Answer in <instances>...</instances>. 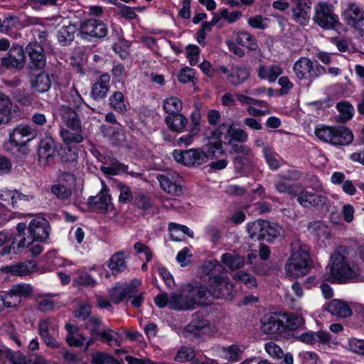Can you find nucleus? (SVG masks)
<instances>
[{
    "label": "nucleus",
    "mask_w": 364,
    "mask_h": 364,
    "mask_svg": "<svg viewBox=\"0 0 364 364\" xmlns=\"http://www.w3.org/2000/svg\"><path fill=\"white\" fill-rule=\"evenodd\" d=\"M36 266L34 261L26 260L4 267V272L15 276H25L32 273Z\"/></svg>",
    "instance_id": "28"
},
{
    "label": "nucleus",
    "mask_w": 364,
    "mask_h": 364,
    "mask_svg": "<svg viewBox=\"0 0 364 364\" xmlns=\"http://www.w3.org/2000/svg\"><path fill=\"white\" fill-rule=\"evenodd\" d=\"M314 193L306 191L301 186L296 195L297 202L304 208H310L311 198Z\"/></svg>",
    "instance_id": "56"
},
{
    "label": "nucleus",
    "mask_w": 364,
    "mask_h": 364,
    "mask_svg": "<svg viewBox=\"0 0 364 364\" xmlns=\"http://www.w3.org/2000/svg\"><path fill=\"white\" fill-rule=\"evenodd\" d=\"M326 310L333 316L347 318L352 315L353 311L346 302L339 299H332L328 304Z\"/></svg>",
    "instance_id": "29"
},
{
    "label": "nucleus",
    "mask_w": 364,
    "mask_h": 364,
    "mask_svg": "<svg viewBox=\"0 0 364 364\" xmlns=\"http://www.w3.org/2000/svg\"><path fill=\"white\" fill-rule=\"evenodd\" d=\"M183 108L182 101L177 97L166 98L163 103V109L166 113H180Z\"/></svg>",
    "instance_id": "46"
},
{
    "label": "nucleus",
    "mask_w": 364,
    "mask_h": 364,
    "mask_svg": "<svg viewBox=\"0 0 364 364\" xmlns=\"http://www.w3.org/2000/svg\"><path fill=\"white\" fill-rule=\"evenodd\" d=\"M210 326V321L207 319L206 315L200 311L192 315L191 321L187 325V331L191 333H197L203 328Z\"/></svg>",
    "instance_id": "33"
},
{
    "label": "nucleus",
    "mask_w": 364,
    "mask_h": 364,
    "mask_svg": "<svg viewBox=\"0 0 364 364\" xmlns=\"http://www.w3.org/2000/svg\"><path fill=\"white\" fill-rule=\"evenodd\" d=\"M293 70L299 80H308L310 82L326 73V68L318 61L314 63L306 57L297 60L294 64Z\"/></svg>",
    "instance_id": "7"
},
{
    "label": "nucleus",
    "mask_w": 364,
    "mask_h": 364,
    "mask_svg": "<svg viewBox=\"0 0 364 364\" xmlns=\"http://www.w3.org/2000/svg\"><path fill=\"white\" fill-rule=\"evenodd\" d=\"M314 10L313 20L316 25L324 30L341 31L343 25L331 4L321 1L316 5Z\"/></svg>",
    "instance_id": "5"
},
{
    "label": "nucleus",
    "mask_w": 364,
    "mask_h": 364,
    "mask_svg": "<svg viewBox=\"0 0 364 364\" xmlns=\"http://www.w3.org/2000/svg\"><path fill=\"white\" fill-rule=\"evenodd\" d=\"M211 266L210 271L207 272L209 276V286L211 291V299L213 298L216 299H224L225 300H231L233 297L232 293L233 285L229 281L228 277H223L220 274H214L213 270L216 267H221L222 266L219 264L217 260L213 262H210Z\"/></svg>",
    "instance_id": "6"
},
{
    "label": "nucleus",
    "mask_w": 364,
    "mask_h": 364,
    "mask_svg": "<svg viewBox=\"0 0 364 364\" xmlns=\"http://www.w3.org/2000/svg\"><path fill=\"white\" fill-rule=\"evenodd\" d=\"M265 220L258 219L246 225L249 237L255 241H263Z\"/></svg>",
    "instance_id": "35"
},
{
    "label": "nucleus",
    "mask_w": 364,
    "mask_h": 364,
    "mask_svg": "<svg viewBox=\"0 0 364 364\" xmlns=\"http://www.w3.org/2000/svg\"><path fill=\"white\" fill-rule=\"evenodd\" d=\"M48 227V222L45 219H33L29 224L28 231L34 241H43L49 235Z\"/></svg>",
    "instance_id": "22"
},
{
    "label": "nucleus",
    "mask_w": 364,
    "mask_h": 364,
    "mask_svg": "<svg viewBox=\"0 0 364 364\" xmlns=\"http://www.w3.org/2000/svg\"><path fill=\"white\" fill-rule=\"evenodd\" d=\"M263 153L269 168L272 171L277 170L280 167V163L277 159L278 154L269 148H264Z\"/></svg>",
    "instance_id": "54"
},
{
    "label": "nucleus",
    "mask_w": 364,
    "mask_h": 364,
    "mask_svg": "<svg viewBox=\"0 0 364 364\" xmlns=\"http://www.w3.org/2000/svg\"><path fill=\"white\" fill-rule=\"evenodd\" d=\"M57 326L53 324L50 319H45L39 321L38 332L46 346L51 348H58L60 344L54 337Z\"/></svg>",
    "instance_id": "20"
},
{
    "label": "nucleus",
    "mask_w": 364,
    "mask_h": 364,
    "mask_svg": "<svg viewBox=\"0 0 364 364\" xmlns=\"http://www.w3.org/2000/svg\"><path fill=\"white\" fill-rule=\"evenodd\" d=\"M220 352L222 358L231 363H236L242 360V350L237 344L229 346H222Z\"/></svg>",
    "instance_id": "39"
},
{
    "label": "nucleus",
    "mask_w": 364,
    "mask_h": 364,
    "mask_svg": "<svg viewBox=\"0 0 364 364\" xmlns=\"http://www.w3.org/2000/svg\"><path fill=\"white\" fill-rule=\"evenodd\" d=\"M331 206V200L325 196L314 193L311 202V208L328 212Z\"/></svg>",
    "instance_id": "47"
},
{
    "label": "nucleus",
    "mask_w": 364,
    "mask_h": 364,
    "mask_svg": "<svg viewBox=\"0 0 364 364\" xmlns=\"http://www.w3.org/2000/svg\"><path fill=\"white\" fill-rule=\"evenodd\" d=\"M19 24V19L15 16L6 18L2 22L0 21V32L10 33L11 30Z\"/></svg>",
    "instance_id": "64"
},
{
    "label": "nucleus",
    "mask_w": 364,
    "mask_h": 364,
    "mask_svg": "<svg viewBox=\"0 0 364 364\" xmlns=\"http://www.w3.org/2000/svg\"><path fill=\"white\" fill-rule=\"evenodd\" d=\"M282 317L284 320L286 318V323L284 322V337H291L292 333L304 325V320L301 316L294 315V314H282Z\"/></svg>",
    "instance_id": "24"
},
{
    "label": "nucleus",
    "mask_w": 364,
    "mask_h": 364,
    "mask_svg": "<svg viewBox=\"0 0 364 364\" xmlns=\"http://www.w3.org/2000/svg\"><path fill=\"white\" fill-rule=\"evenodd\" d=\"M141 285V281L137 279H133L129 283L125 284L121 289L119 294H115V304H118L124 301L129 302V300L133 297L138 291V288Z\"/></svg>",
    "instance_id": "26"
},
{
    "label": "nucleus",
    "mask_w": 364,
    "mask_h": 364,
    "mask_svg": "<svg viewBox=\"0 0 364 364\" xmlns=\"http://www.w3.org/2000/svg\"><path fill=\"white\" fill-rule=\"evenodd\" d=\"M236 173L241 176H248L253 169L252 153L236 155L232 160Z\"/></svg>",
    "instance_id": "21"
},
{
    "label": "nucleus",
    "mask_w": 364,
    "mask_h": 364,
    "mask_svg": "<svg viewBox=\"0 0 364 364\" xmlns=\"http://www.w3.org/2000/svg\"><path fill=\"white\" fill-rule=\"evenodd\" d=\"M168 308L176 311L191 310L187 299L181 293H173L169 297Z\"/></svg>",
    "instance_id": "42"
},
{
    "label": "nucleus",
    "mask_w": 364,
    "mask_h": 364,
    "mask_svg": "<svg viewBox=\"0 0 364 364\" xmlns=\"http://www.w3.org/2000/svg\"><path fill=\"white\" fill-rule=\"evenodd\" d=\"M33 288L30 284H17L14 285L10 290L9 297L13 298L14 296H19L27 297L32 294Z\"/></svg>",
    "instance_id": "55"
},
{
    "label": "nucleus",
    "mask_w": 364,
    "mask_h": 364,
    "mask_svg": "<svg viewBox=\"0 0 364 364\" xmlns=\"http://www.w3.org/2000/svg\"><path fill=\"white\" fill-rule=\"evenodd\" d=\"M334 128L335 127L323 126L317 129L315 133L319 139L333 144Z\"/></svg>",
    "instance_id": "59"
},
{
    "label": "nucleus",
    "mask_w": 364,
    "mask_h": 364,
    "mask_svg": "<svg viewBox=\"0 0 364 364\" xmlns=\"http://www.w3.org/2000/svg\"><path fill=\"white\" fill-rule=\"evenodd\" d=\"M282 312H269L261 318V331L264 334L274 338L284 337V320L281 318Z\"/></svg>",
    "instance_id": "10"
},
{
    "label": "nucleus",
    "mask_w": 364,
    "mask_h": 364,
    "mask_svg": "<svg viewBox=\"0 0 364 364\" xmlns=\"http://www.w3.org/2000/svg\"><path fill=\"white\" fill-rule=\"evenodd\" d=\"M330 274L326 279L332 284H346L356 279L358 274L350 267L347 258L338 252L331 257Z\"/></svg>",
    "instance_id": "4"
},
{
    "label": "nucleus",
    "mask_w": 364,
    "mask_h": 364,
    "mask_svg": "<svg viewBox=\"0 0 364 364\" xmlns=\"http://www.w3.org/2000/svg\"><path fill=\"white\" fill-rule=\"evenodd\" d=\"M168 229L171 232L170 236L173 241H181L182 239L178 237H176L173 234V232L181 231L183 234L187 235L190 237H193L194 232L191 230L188 226L184 225H179L175 223H170L168 224Z\"/></svg>",
    "instance_id": "52"
},
{
    "label": "nucleus",
    "mask_w": 364,
    "mask_h": 364,
    "mask_svg": "<svg viewBox=\"0 0 364 364\" xmlns=\"http://www.w3.org/2000/svg\"><path fill=\"white\" fill-rule=\"evenodd\" d=\"M183 292L191 310L212 304L211 291L202 284L188 283L183 287Z\"/></svg>",
    "instance_id": "8"
},
{
    "label": "nucleus",
    "mask_w": 364,
    "mask_h": 364,
    "mask_svg": "<svg viewBox=\"0 0 364 364\" xmlns=\"http://www.w3.org/2000/svg\"><path fill=\"white\" fill-rule=\"evenodd\" d=\"M128 108H130V104L125 100L122 92L115 91V112L124 114Z\"/></svg>",
    "instance_id": "60"
},
{
    "label": "nucleus",
    "mask_w": 364,
    "mask_h": 364,
    "mask_svg": "<svg viewBox=\"0 0 364 364\" xmlns=\"http://www.w3.org/2000/svg\"><path fill=\"white\" fill-rule=\"evenodd\" d=\"M92 364H114V357L105 352L97 351L91 355Z\"/></svg>",
    "instance_id": "57"
},
{
    "label": "nucleus",
    "mask_w": 364,
    "mask_h": 364,
    "mask_svg": "<svg viewBox=\"0 0 364 364\" xmlns=\"http://www.w3.org/2000/svg\"><path fill=\"white\" fill-rule=\"evenodd\" d=\"M165 123L171 132L181 133L188 124V119L181 113H171L165 117Z\"/></svg>",
    "instance_id": "25"
},
{
    "label": "nucleus",
    "mask_w": 364,
    "mask_h": 364,
    "mask_svg": "<svg viewBox=\"0 0 364 364\" xmlns=\"http://www.w3.org/2000/svg\"><path fill=\"white\" fill-rule=\"evenodd\" d=\"M300 185L299 183L289 184L284 181H277L274 184L276 191L279 193H287L292 197H296Z\"/></svg>",
    "instance_id": "51"
},
{
    "label": "nucleus",
    "mask_w": 364,
    "mask_h": 364,
    "mask_svg": "<svg viewBox=\"0 0 364 364\" xmlns=\"http://www.w3.org/2000/svg\"><path fill=\"white\" fill-rule=\"evenodd\" d=\"M115 183L117 184V188L119 190V196L118 198V201L122 204H128L130 203L134 199V195H133L131 188L126 185L123 184L121 182H119L117 179H115Z\"/></svg>",
    "instance_id": "49"
},
{
    "label": "nucleus",
    "mask_w": 364,
    "mask_h": 364,
    "mask_svg": "<svg viewBox=\"0 0 364 364\" xmlns=\"http://www.w3.org/2000/svg\"><path fill=\"white\" fill-rule=\"evenodd\" d=\"M157 179L161 188L168 194L174 196H180L183 194L181 185L173 181L168 176L159 175Z\"/></svg>",
    "instance_id": "32"
},
{
    "label": "nucleus",
    "mask_w": 364,
    "mask_h": 364,
    "mask_svg": "<svg viewBox=\"0 0 364 364\" xmlns=\"http://www.w3.org/2000/svg\"><path fill=\"white\" fill-rule=\"evenodd\" d=\"M310 248L298 241L291 245V253L285 264L288 277L297 278L306 274L311 267Z\"/></svg>",
    "instance_id": "2"
},
{
    "label": "nucleus",
    "mask_w": 364,
    "mask_h": 364,
    "mask_svg": "<svg viewBox=\"0 0 364 364\" xmlns=\"http://www.w3.org/2000/svg\"><path fill=\"white\" fill-rule=\"evenodd\" d=\"M200 48L194 44H189L186 48V57L191 66L196 65L199 60Z\"/></svg>",
    "instance_id": "61"
},
{
    "label": "nucleus",
    "mask_w": 364,
    "mask_h": 364,
    "mask_svg": "<svg viewBox=\"0 0 364 364\" xmlns=\"http://www.w3.org/2000/svg\"><path fill=\"white\" fill-rule=\"evenodd\" d=\"M212 140H208L205 145L206 151L202 149H190L187 150L174 149L172 155L174 160L187 167H199L208 161L217 159L220 156L218 154V150L211 149Z\"/></svg>",
    "instance_id": "3"
},
{
    "label": "nucleus",
    "mask_w": 364,
    "mask_h": 364,
    "mask_svg": "<svg viewBox=\"0 0 364 364\" xmlns=\"http://www.w3.org/2000/svg\"><path fill=\"white\" fill-rule=\"evenodd\" d=\"M196 356L195 350L187 346H181L174 356V360L178 363L193 362Z\"/></svg>",
    "instance_id": "48"
},
{
    "label": "nucleus",
    "mask_w": 364,
    "mask_h": 364,
    "mask_svg": "<svg viewBox=\"0 0 364 364\" xmlns=\"http://www.w3.org/2000/svg\"><path fill=\"white\" fill-rule=\"evenodd\" d=\"M102 188L96 196H90L88 198L87 204L93 210L105 213L109 210H112V196L108 193L109 189L102 181Z\"/></svg>",
    "instance_id": "16"
},
{
    "label": "nucleus",
    "mask_w": 364,
    "mask_h": 364,
    "mask_svg": "<svg viewBox=\"0 0 364 364\" xmlns=\"http://www.w3.org/2000/svg\"><path fill=\"white\" fill-rule=\"evenodd\" d=\"M36 136V132L34 129L28 125L21 124L10 133L9 141L16 146H23Z\"/></svg>",
    "instance_id": "19"
},
{
    "label": "nucleus",
    "mask_w": 364,
    "mask_h": 364,
    "mask_svg": "<svg viewBox=\"0 0 364 364\" xmlns=\"http://www.w3.org/2000/svg\"><path fill=\"white\" fill-rule=\"evenodd\" d=\"M58 154L60 158V161L67 166H75L78 159L77 148L70 146L61 148L58 150Z\"/></svg>",
    "instance_id": "38"
},
{
    "label": "nucleus",
    "mask_w": 364,
    "mask_h": 364,
    "mask_svg": "<svg viewBox=\"0 0 364 364\" xmlns=\"http://www.w3.org/2000/svg\"><path fill=\"white\" fill-rule=\"evenodd\" d=\"M291 11V19L301 26L309 24L311 18V0H293Z\"/></svg>",
    "instance_id": "12"
},
{
    "label": "nucleus",
    "mask_w": 364,
    "mask_h": 364,
    "mask_svg": "<svg viewBox=\"0 0 364 364\" xmlns=\"http://www.w3.org/2000/svg\"><path fill=\"white\" fill-rule=\"evenodd\" d=\"M31 86L38 92H48L51 87V80L48 74L41 73L30 78Z\"/></svg>",
    "instance_id": "31"
},
{
    "label": "nucleus",
    "mask_w": 364,
    "mask_h": 364,
    "mask_svg": "<svg viewBox=\"0 0 364 364\" xmlns=\"http://www.w3.org/2000/svg\"><path fill=\"white\" fill-rule=\"evenodd\" d=\"M336 109L339 112V119L342 122L350 120L354 114V107L348 102L343 101L337 103Z\"/></svg>",
    "instance_id": "45"
},
{
    "label": "nucleus",
    "mask_w": 364,
    "mask_h": 364,
    "mask_svg": "<svg viewBox=\"0 0 364 364\" xmlns=\"http://www.w3.org/2000/svg\"><path fill=\"white\" fill-rule=\"evenodd\" d=\"M77 30V26L72 23L61 27L57 33L58 43L63 46H69L74 41Z\"/></svg>",
    "instance_id": "34"
},
{
    "label": "nucleus",
    "mask_w": 364,
    "mask_h": 364,
    "mask_svg": "<svg viewBox=\"0 0 364 364\" xmlns=\"http://www.w3.org/2000/svg\"><path fill=\"white\" fill-rule=\"evenodd\" d=\"M60 115L63 122L69 129L82 128L81 122L76 110L70 106H62L60 108Z\"/></svg>",
    "instance_id": "27"
},
{
    "label": "nucleus",
    "mask_w": 364,
    "mask_h": 364,
    "mask_svg": "<svg viewBox=\"0 0 364 364\" xmlns=\"http://www.w3.org/2000/svg\"><path fill=\"white\" fill-rule=\"evenodd\" d=\"M11 109V100L4 94L0 93V124L9 123Z\"/></svg>",
    "instance_id": "43"
},
{
    "label": "nucleus",
    "mask_w": 364,
    "mask_h": 364,
    "mask_svg": "<svg viewBox=\"0 0 364 364\" xmlns=\"http://www.w3.org/2000/svg\"><path fill=\"white\" fill-rule=\"evenodd\" d=\"M291 337L306 345L314 346L318 342L319 346H329L331 336L328 331L319 330L318 331H309L301 334L292 333Z\"/></svg>",
    "instance_id": "13"
},
{
    "label": "nucleus",
    "mask_w": 364,
    "mask_h": 364,
    "mask_svg": "<svg viewBox=\"0 0 364 364\" xmlns=\"http://www.w3.org/2000/svg\"><path fill=\"white\" fill-rule=\"evenodd\" d=\"M78 29L82 38H86L87 36L102 38L107 34L105 25L95 19H87L81 21Z\"/></svg>",
    "instance_id": "18"
},
{
    "label": "nucleus",
    "mask_w": 364,
    "mask_h": 364,
    "mask_svg": "<svg viewBox=\"0 0 364 364\" xmlns=\"http://www.w3.org/2000/svg\"><path fill=\"white\" fill-rule=\"evenodd\" d=\"M57 144L54 139L46 136L41 140L38 151V161L43 166H48L53 163L55 154L58 153Z\"/></svg>",
    "instance_id": "17"
},
{
    "label": "nucleus",
    "mask_w": 364,
    "mask_h": 364,
    "mask_svg": "<svg viewBox=\"0 0 364 364\" xmlns=\"http://www.w3.org/2000/svg\"><path fill=\"white\" fill-rule=\"evenodd\" d=\"M221 262L230 269H240L245 266V257L237 254L225 252L221 256Z\"/></svg>",
    "instance_id": "37"
},
{
    "label": "nucleus",
    "mask_w": 364,
    "mask_h": 364,
    "mask_svg": "<svg viewBox=\"0 0 364 364\" xmlns=\"http://www.w3.org/2000/svg\"><path fill=\"white\" fill-rule=\"evenodd\" d=\"M207 140H212L211 149L218 150L221 156L225 155L223 144H232L233 142L244 143L248 139L247 133L242 129L235 128L233 124L220 123L219 126L210 130L206 135Z\"/></svg>",
    "instance_id": "1"
},
{
    "label": "nucleus",
    "mask_w": 364,
    "mask_h": 364,
    "mask_svg": "<svg viewBox=\"0 0 364 364\" xmlns=\"http://www.w3.org/2000/svg\"><path fill=\"white\" fill-rule=\"evenodd\" d=\"M110 77L109 75H102L97 82L92 87V96L94 99H101L104 97L109 89V83Z\"/></svg>",
    "instance_id": "36"
},
{
    "label": "nucleus",
    "mask_w": 364,
    "mask_h": 364,
    "mask_svg": "<svg viewBox=\"0 0 364 364\" xmlns=\"http://www.w3.org/2000/svg\"><path fill=\"white\" fill-rule=\"evenodd\" d=\"M353 140L352 131L346 127H335L333 137V145L346 146Z\"/></svg>",
    "instance_id": "30"
},
{
    "label": "nucleus",
    "mask_w": 364,
    "mask_h": 364,
    "mask_svg": "<svg viewBox=\"0 0 364 364\" xmlns=\"http://www.w3.org/2000/svg\"><path fill=\"white\" fill-rule=\"evenodd\" d=\"M282 228L276 223L265 220L263 241L273 242L281 235Z\"/></svg>",
    "instance_id": "44"
},
{
    "label": "nucleus",
    "mask_w": 364,
    "mask_h": 364,
    "mask_svg": "<svg viewBox=\"0 0 364 364\" xmlns=\"http://www.w3.org/2000/svg\"><path fill=\"white\" fill-rule=\"evenodd\" d=\"M50 191L60 200H67L72 195V190L70 188L66 187L63 184H55L50 188Z\"/></svg>",
    "instance_id": "58"
},
{
    "label": "nucleus",
    "mask_w": 364,
    "mask_h": 364,
    "mask_svg": "<svg viewBox=\"0 0 364 364\" xmlns=\"http://www.w3.org/2000/svg\"><path fill=\"white\" fill-rule=\"evenodd\" d=\"M199 67L204 74L211 78L215 77L218 74L221 73L220 70L219 69L220 65L213 67L211 63L205 60H204L200 64Z\"/></svg>",
    "instance_id": "63"
},
{
    "label": "nucleus",
    "mask_w": 364,
    "mask_h": 364,
    "mask_svg": "<svg viewBox=\"0 0 364 364\" xmlns=\"http://www.w3.org/2000/svg\"><path fill=\"white\" fill-rule=\"evenodd\" d=\"M25 65V53L22 46L15 45L5 56L1 58V66L4 68L21 70Z\"/></svg>",
    "instance_id": "14"
},
{
    "label": "nucleus",
    "mask_w": 364,
    "mask_h": 364,
    "mask_svg": "<svg viewBox=\"0 0 364 364\" xmlns=\"http://www.w3.org/2000/svg\"><path fill=\"white\" fill-rule=\"evenodd\" d=\"M30 61L28 67L31 71L43 70L46 66V55L41 45L38 42L31 43L26 48Z\"/></svg>",
    "instance_id": "15"
},
{
    "label": "nucleus",
    "mask_w": 364,
    "mask_h": 364,
    "mask_svg": "<svg viewBox=\"0 0 364 364\" xmlns=\"http://www.w3.org/2000/svg\"><path fill=\"white\" fill-rule=\"evenodd\" d=\"M219 69L228 82L235 87L244 84L250 77V68L243 64H232L229 67L222 65Z\"/></svg>",
    "instance_id": "9"
},
{
    "label": "nucleus",
    "mask_w": 364,
    "mask_h": 364,
    "mask_svg": "<svg viewBox=\"0 0 364 364\" xmlns=\"http://www.w3.org/2000/svg\"><path fill=\"white\" fill-rule=\"evenodd\" d=\"M233 279L237 282L244 284L247 288L257 287V282L255 277L243 270L237 271L234 274Z\"/></svg>",
    "instance_id": "50"
},
{
    "label": "nucleus",
    "mask_w": 364,
    "mask_h": 364,
    "mask_svg": "<svg viewBox=\"0 0 364 364\" xmlns=\"http://www.w3.org/2000/svg\"><path fill=\"white\" fill-rule=\"evenodd\" d=\"M132 204L144 211L148 210L151 207L150 198L143 193L134 194Z\"/></svg>",
    "instance_id": "53"
},
{
    "label": "nucleus",
    "mask_w": 364,
    "mask_h": 364,
    "mask_svg": "<svg viewBox=\"0 0 364 364\" xmlns=\"http://www.w3.org/2000/svg\"><path fill=\"white\" fill-rule=\"evenodd\" d=\"M82 129H65L63 128L60 130V136L62 137L63 141L66 144H70L73 143L79 144L81 143L84 138L82 136Z\"/></svg>",
    "instance_id": "41"
},
{
    "label": "nucleus",
    "mask_w": 364,
    "mask_h": 364,
    "mask_svg": "<svg viewBox=\"0 0 364 364\" xmlns=\"http://www.w3.org/2000/svg\"><path fill=\"white\" fill-rule=\"evenodd\" d=\"M344 21L350 28L364 33V10L355 2H348L342 13Z\"/></svg>",
    "instance_id": "11"
},
{
    "label": "nucleus",
    "mask_w": 364,
    "mask_h": 364,
    "mask_svg": "<svg viewBox=\"0 0 364 364\" xmlns=\"http://www.w3.org/2000/svg\"><path fill=\"white\" fill-rule=\"evenodd\" d=\"M115 6L119 9L118 14L120 15L123 18L131 21L134 20L137 17V15L134 12L133 7L127 6L115 1Z\"/></svg>",
    "instance_id": "62"
},
{
    "label": "nucleus",
    "mask_w": 364,
    "mask_h": 364,
    "mask_svg": "<svg viewBox=\"0 0 364 364\" xmlns=\"http://www.w3.org/2000/svg\"><path fill=\"white\" fill-rule=\"evenodd\" d=\"M237 44L247 48L249 50L255 51L258 48L256 38L247 31H240L235 37Z\"/></svg>",
    "instance_id": "40"
},
{
    "label": "nucleus",
    "mask_w": 364,
    "mask_h": 364,
    "mask_svg": "<svg viewBox=\"0 0 364 364\" xmlns=\"http://www.w3.org/2000/svg\"><path fill=\"white\" fill-rule=\"evenodd\" d=\"M308 229L312 236L324 245L326 240H328L331 235L329 226L321 220L310 222Z\"/></svg>",
    "instance_id": "23"
}]
</instances>
